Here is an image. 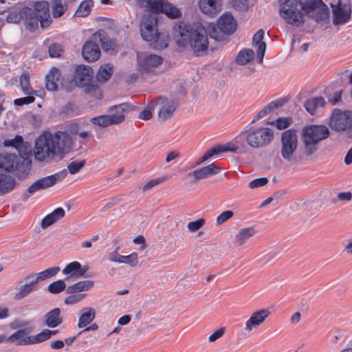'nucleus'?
<instances>
[{"mask_svg": "<svg viewBox=\"0 0 352 352\" xmlns=\"http://www.w3.org/2000/svg\"><path fill=\"white\" fill-rule=\"evenodd\" d=\"M62 272L63 274H71L72 276L78 278L82 276L85 274L86 270L82 269V266L80 263L74 261L67 264Z\"/></svg>", "mask_w": 352, "mask_h": 352, "instance_id": "nucleus-32", "label": "nucleus"}, {"mask_svg": "<svg viewBox=\"0 0 352 352\" xmlns=\"http://www.w3.org/2000/svg\"><path fill=\"white\" fill-rule=\"evenodd\" d=\"M78 322V327L82 328L90 324L96 317V311L92 307H85Z\"/></svg>", "mask_w": 352, "mask_h": 352, "instance_id": "nucleus-30", "label": "nucleus"}, {"mask_svg": "<svg viewBox=\"0 0 352 352\" xmlns=\"http://www.w3.org/2000/svg\"><path fill=\"white\" fill-rule=\"evenodd\" d=\"M27 281L28 282L19 286L23 283V280H20L18 285H15V289L19 290V292L14 295V300H20L25 298L35 289L36 284L38 283L35 277Z\"/></svg>", "mask_w": 352, "mask_h": 352, "instance_id": "nucleus-19", "label": "nucleus"}, {"mask_svg": "<svg viewBox=\"0 0 352 352\" xmlns=\"http://www.w3.org/2000/svg\"><path fill=\"white\" fill-rule=\"evenodd\" d=\"M329 135V129L322 125H310L304 127L301 131L302 155L307 159H313L316 153L321 141Z\"/></svg>", "mask_w": 352, "mask_h": 352, "instance_id": "nucleus-6", "label": "nucleus"}, {"mask_svg": "<svg viewBox=\"0 0 352 352\" xmlns=\"http://www.w3.org/2000/svg\"><path fill=\"white\" fill-rule=\"evenodd\" d=\"M238 138L252 148H262L270 145L274 138L273 129L269 127L250 126L243 131Z\"/></svg>", "mask_w": 352, "mask_h": 352, "instance_id": "nucleus-7", "label": "nucleus"}, {"mask_svg": "<svg viewBox=\"0 0 352 352\" xmlns=\"http://www.w3.org/2000/svg\"><path fill=\"white\" fill-rule=\"evenodd\" d=\"M139 4L151 13L146 14L140 25L142 38L150 42V46L157 50L168 47L170 36L166 32H158L157 17L159 12L168 17L176 19L181 15L179 10L166 0H138Z\"/></svg>", "mask_w": 352, "mask_h": 352, "instance_id": "nucleus-1", "label": "nucleus"}, {"mask_svg": "<svg viewBox=\"0 0 352 352\" xmlns=\"http://www.w3.org/2000/svg\"><path fill=\"white\" fill-rule=\"evenodd\" d=\"M60 313L61 311L59 308H54L47 312L43 318L44 324L50 328L58 327L63 322V318L60 316Z\"/></svg>", "mask_w": 352, "mask_h": 352, "instance_id": "nucleus-25", "label": "nucleus"}, {"mask_svg": "<svg viewBox=\"0 0 352 352\" xmlns=\"http://www.w3.org/2000/svg\"><path fill=\"white\" fill-rule=\"evenodd\" d=\"M282 104L277 102H272L270 104H268L265 107H264L263 109H261L256 116V119H261L265 116H266L267 114L270 113L272 111L276 108H278Z\"/></svg>", "mask_w": 352, "mask_h": 352, "instance_id": "nucleus-45", "label": "nucleus"}, {"mask_svg": "<svg viewBox=\"0 0 352 352\" xmlns=\"http://www.w3.org/2000/svg\"><path fill=\"white\" fill-rule=\"evenodd\" d=\"M152 117V113L149 107L144 109L140 113L139 118L144 120H148Z\"/></svg>", "mask_w": 352, "mask_h": 352, "instance_id": "nucleus-64", "label": "nucleus"}, {"mask_svg": "<svg viewBox=\"0 0 352 352\" xmlns=\"http://www.w3.org/2000/svg\"><path fill=\"white\" fill-rule=\"evenodd\" d=\"M66 10L67 6H64L61 0L52 1V14L54 17L58 18L61 16Z\"/></svg>", "mask_w": 352, "mask_h": 352, "instance_id": "nucleus-41", "label": "nucleus"}, {"mask_svg": "<svg viewBox=\"0 0 352 352\" xmlns=\"http://www.w3.org/2000/svg\"><path fill=\"white\" fill-rule=\"evenodd\" d=\"M217 154H219L223 152L231 151L236 153H241L242 152V148L237 146L236 144L228 142L224 145H219L214 147Z\"/></svg>", "mask_w": 352, "mask_h": 352, "instance_id": "nucleus-40", "label": "nucleus"}, {"mask_svg": "<svg viewBox=\"0 0 352 352\" xmlns=\"http://www.w3.org/2000/svg\"><path fill=\"white\" fill-rule=\"evenodd\" d=\"M113 74V67L109 64L102 65L97 74V80L99 82H106Z\"/></svg>", "mask_w": 352, "mask_h": 352, "instance_id": "nucleus-37", "label": "nucleus"}, {"mask_svg": "<svg viewBox=\"0 0 352 352\" xmlns=\"http://www.w3.org/2000/svg\"><path fill=\"white\" fill-rule=\"evenodd\" d=\"M217 28L214 23L209 24L208 32L210 38L221 41L224 34H233L236 29V22L231 14L226 13L217 20Z\"/></svg>", "mask_w": 352, "mask_h": 352, "instance_id": "nucleus-9", "label": "nucleus"}, {"mask_svg": "<svg viewBox=\"0 0 352 352\" xmlns=\"http://www.w3.org/2000/svg\"><path fill=\"white\" fill-rule=\"evenodd\" d=\"M234 216V212L231 210H226L220 214L216 219L217 225H221Z\"/></svg>", "mask_w": 352, "mask_h": 352, "instance_id": "nucleus-52", "label": "nucleus"}, {"mask_svg": "<svg viewBox=\"0 0 352 352\" xmlns=\"http://www.w3.org/2000/svg\"><path fill=\"white\" fill-rule=\"evenodd\" d=\"M21 20L31 30L36 28L38 23L43 28L48 27L52 21L48 3L45 1H38L33 8H23L19 13L10 12L6 18L8 23H18Z\"/></svg>", "mask_w": 352, "mask_h": 352, "instance_id": "nucleus-5", "label": "nucleus"}, {"mask_svg": "<svg viewBox=\"0 0 352 352\" xmlns=\"http://www.w3.org/2000/svg\"><path fill=\"white\" fill-rule=\"evenodd\" d=\"M22 144H23V138L21 135H16L12 139L6 140L3 142L4 146H6V147L12 146V147L16 148V150Z\"/></svg>", "mask_w": 352, "mask_h": 352, "instance_id": "nucleus-49", "label": "nucleus"}, {"mask_svg": "<svg viewBox=\"0 0 352 352\" xmlns=\"http://www.w3.org/2000/svg\"><path fill=\"white\" fill-rule=\"evenodd\" d=\"M35 95H28L26 97L20 98L14 100V104L16 106H22L24 104H31L35 100Z\"/></svg>", "mask_w": 352, "mask_h": 352, "instance_id": "nucleus-51", "label": "nucleus"}, {"mask_svg": "<svg viewBox=\"0 0 352 352\" xmlns=\"http://www.w3.org/2000/svg\"><path fill=\"white\" fill-rule=\"evenodd\" d=\"M254 52L252 50H244L241 51L236 57V62L241 65H245L253 60Z\"/></svg>", "mask_w": 352, "mask_h": 352, "instance_id": "nucleus-38", "label": "nucleus"}, {"mask_svg": "<svg viewBox=\"0 0 352 352\" xmlns=\"http://www.w3.org/2000/svg\"><path fill=\"white\" fill-rule=\"evenodd\" d=\"M174 39L179 47L189 46L196 55L205 52L208 47V32L199 23L192 25L180 23L175 27Z\"/></svg>", "mask_w": 352, "mask_h": 352, "instance_id": "nucleus-4", "label": "nucleus"}, {"mask_svg": "<svg viewBox=\"0 0 352 352\" xmlns=\"http://www.w3.org/2000/svg\"><path fill=\"white\" fill-rule=\"evenodd\" d=\"M199 6L201 11L208 15H214L221 10L220 0H199Z\"/></svg>", "mask_w": 352, "mask_h": 352, "instance_id": "nucleus-23", "label": "nucleus"}, {"mask_svg": "<svg viewBox=\"0 0 352 352\" xmlns=\"http://www.w3.org/2000/svg\"><path fill=\"white\" fill-rule=\"evenodd\" d=\"M332 8V22L335 26L346 23L351 18V8L349 4L338 1L337 4L331 3Z\"/></svg>", "mask_w": 352, "mask_h": 352, "instance_id": "nucleus-13", "label": "nucleus"}, {"mask_svg": "<svg viewBox=\"0 0 352 352\" xmlns=\"http://www.w3.org/2000/svg\"><path fill=\"white\" fill-rule=\"evenodd\" d=\"M298 147L297 133L294 129H287L282 133L280 138V155L287 162L294 164L298 162L296 151Z\"/></svg>", "mask_w": 352, "mask_h": 352, "instance_id": "nucleus-8", "label": "nucleus"}, {"mask_svg": "<svg viewBox=\"0 0 352 352\" xmlns=\"http://www.w3.org/2000/svg\"><path fill=\"white\" fill-rule=\"evenodd\" d=\"M52 337V332L50 329H44L36 336H32V345L43 342Z\"/></svg>", "mask_w": 352, "mask_h": 352, "instance_id": "nucleus-43", "label": "nucleus"}, {"mask_svg": "<svg viewBox=\"0 0 352 352\" xmlns=\"http://www.w3.org/2000/svg\"><path fill=\"white\" fill-rule=\"evenodd\" d=\"M65 215V210L62 208H58L42 219L41 222V227L43 229H46L49 226L56 223L60 219L63 218Z\"/></svg>", "mask_w": 352, "mask_h": 352, "instance_id": "nucleus-26", "label": "nucleus"}, {"mask_svg": "<svg viewBox=\"0 0 352 352\" xmlns=\"http://www.w3.org/2000/svg\"><path fill=\"white\" fill-rule=\"evenodd\" d=\"M91 122L94 124L106 127L111 124H118L124 121V117L119 116L102 115L94 118H91Z\"/></svg>", "mask_w": 352, "mask_h": 352, "instance_id": "nucleus-20", "label": "nucleus"}, {"mask_svg": "<svg viewBox=\"0 0 352 352\" xmlns=\"http://www.w3.org/2000/svg\"><path fill=\"white\" fill-rule=\"evenodd\" d=\"M72 145V140L67 132L45 131L35 140L34 157L39 162L50 163L57 156L62 159Z\"/></svg>", "mask_w": 352, "mask_h": 352, "instance_id": "nucleus-3", "label": "nucleus"}, {"mask_svg": "<svg viewBox=\"0 0 352 352\" xmlns=\"http://www.w3.org/2000/svg\"><path fill=\"white\" fill-rule=\"evenodd\" d=\"M15 179L6 174H0V194L5 195L11 191L15 186Z\"/></svg>", "mask_w": 352, "mask_h": 352, "instance_id": "nucleus-29", "label": "nucleus"}, {"mask_svg": "<svg viewBox=\"0 0 352 352\" xmlns=\"http://www.w3.org/2000/svg\"><path fill=\"white\" fill-rule=\"evenodd\" d=\"M264 31L261 29L254 34L253 37V44L258 46L256 53L259 58V63L263 62V58L266 50L265 43L262 41V39L264 36Z\"/></svg>", "mask_w": 352, "mask_h": 352, "instance_id": "nucleus-28", "label": "nucleus"}, {"mask_svg": "<svg viewBox=\"0 0 352 352\" xmlns=\"http://www.w3.org/2000/svg\"><path fill=\"white\" fill-rule=\"evenodd\" d=\"M270 314V310L267 309H261L253 311L245 322V331L250 333L260 327L265 322Z\"/></svg>", "mask_w": 352, "mask_h": 352, "instance_id": "nucleus-14", "label": "nucleus"}, {"mask_svg": "<svg viewBox=\"0 0 352 352\" xmlns=\"http://www.w3.org/2000/svg\"><path fill=\"white\" fill-rule=\"evenodd\" d=\"M94 285V283L93 280H81L74 285L68 286L66 289V293L68 294H72L78 292L88 291L91 289Z\"/></svg>", "mask_w": 352, "mask_h": 352, "instance_id": "nucleus-27", "label": "nucleus"}, {"mask_svg": "<svg viewBox=\"0 0 352 352\" xmlns=\"http://www.w3.org/2000/svg\"><path fill=\"white\" fill-rule=\"evenodd\" d=\"M33 331L32 327L19 329L11 334L6 341L14 343L17 346L32 345V336L29 334Z\"/></svg>", "mask_w": 352, "mask_h": 352, "instance_id": "nucleus-17", "label": "nucleus"}, {"mask_svg": "<svg viewBox=\"0 0 352 352\" xmlns=\"http://www.w3.org/2000/svg\"><path fill=\"white\" fill-rule=\"evenodd\" d=\"M67 175L66 169L59 171L54 175L46 176L37 179L29 186L28 191L33 194L36 191L45 190L53 186L57 182L62 181Z\"/></svg>", "mask_w": 352, "mask_h": 352, "instance_id": "nucleus-12", "label": "nucleus"}, {"mask_svg": "<svg viewBox=\"0 0 352 352\" xmlns=\"http://www.w3.org/2000/svg\"><path fill=\"white\" fill-rule=\"evenodd\" d=\"M342 91H338L333 93L332 96H328V100L333 105L341 100Z\"/></svg>", "mask_w": 352, "mask_h": 352, "instance_id": "nucleus-63", "label": "nucleus"}, {"mask_svg": "<svg viewBox=\"0 0 352 352\" xmlns=\"http://www.w3.org/2000/svg\"><path fill=\"white\" fill-rule=\"evenodd\" d=\"M163 59L156 54L138 56V67L140 74L149 73L162 63Z\"/></svg>", "mask_w": 352, "mask_h": 352, "instance_id": "nucleus-15", "label": "nucleus"}, {"mask_svg": "<svg viewBox=\"0 0 352 352\" xmlns=\"http://www.w3.org/2000/svg\"><path fill=\"white\" fill-rule=\"evenodd\" d=\"M20 87L25 95H37L31 87L28 72H23L20 77Z\"/></svg>", "mask_w": 352, "mask_h": 352, "instance_id": "nucleus-34", "label": "nucleus"}, {"mask_svg": "<svg viewBox=\"0 0 352 352\" xmlns=\"http://www.w3.org/2000/svg\"><path fill=\"white\" fill-rule=\"evenodd\" d=\"M30 323V321H25V320H14L12 321L10 327L12 329H23V327H28L27 326L29 325Z\"/></svg>", "mask_w": 352, "mask_h": 352, "instance_id": "nucleus-56", "label": "nucleus"}, {"mask_svg": "<svg viewBox=\"0 0 352 352\" xmlns=\"http://www.w3.org/2000/svg\"><path fill=\"white\" fill-rule=\"evenodd\" d=\"M19 155L23 159H26L32 153V149L30 145H29L27 142H24L23 141V144L19 146L16 149Z\"/></svg>", "mask_w": 352, "mask_h": 352, "instance_id": "nucleus-50", "label": "nucleus"}, {"mask_svg": "<svg viewBox=\"0 0 352 352\" xmlns=\"http://www.w3.org/2000/svg\"><path fill=\"white\" fill-rule=\"evenodd\" d=\"M205 223V220L202 218L199 219L197 221L189 222L187 225L188 229L192 232L197 231L200 228H201Z\"/></svg>", "mask_w": 352, "mask_h": 352, "instance_id": "nucleus-53", "label": "nucleus"}, {"mask_svg": "<svg viewBox=\"0 0 352 352\" xmlns=\"http://www.w3.org/2000/svg\"><path fill=\"white\" fill-rule=\"evenodd\" d=\"M66 285L63 280H58L54 281L49 285L47 287V290L51 294H59L61 292L65 290L66 291Z\"/></svg>", "mask_w": 352, "mask_h": 352, "instance_id": "nucleus-42", "label": "nucleus"}, {"mask_svg": "<svg viewBox=\"0 0 352 352\" xmlns=\"http://www.w3.org/2000/svg\"><path fill=\"white\" fill-rule=\"evenodd\" d=\"M215 155H217V151L214 148H212L210 149H209L200 159L196 163L197 165H199L201 164V163L204 162L205 161H206L207 160H208L210 157Z\"/></svg>", "mask_w": 352, "mask_h": 352, "instance_id": "nucleus-61", "label": "nucleus"}, {"mask_svg": "<svg viewBox=\"0 0 352 352\" xmlns=\"http://www.w3.org/2000/svg\"><path fill=\"white\" fill-rule=\"evenodd\" d=\"M164 181V179H153L148 182H147L142 188V190L146 191L148 190H150L153 187L162 183Z\"/></svg>", "mask_w": 352, "mask_h": 352, "instance_id": "nucleus-62", "label": "nucleus"}, {"mask_svg": "<svg viewBox=\"0 0 352 352\" xmlns=\"http://www.w3.org/2000/svg\"><path fill=\"white\" fill-rule=\"evenodd\" d=\"M128 104L126 103L114 105L109 108L108 112L110 113V116L121 115L124 118L125 117L123 113L128 109Z\"/></svg>", "mask_w": 352, "mask_h": 352, "instance_id": "nucleus-46", "label": "nucleus"}, {"mask_svg": "<svg viewBox=\"0 0 352 352\" xmlns=\"http://www.w3.org/2000/svg\"><path fill=\"white\" fill-rule=\"evenodd\" d=\"M292 124V119L289 118H280L275 121V124L278 129H285Z\"/></svg>", "mask_w": 352, "mask_h": 352, "instance_id": "nucleus-54", "label": "nucleus"}, {"mask_svg": "<svg viewBox=\"0 0 352 352\" xmlns=\"http://www.w3.org/2000/svg\"><path fill=\"white\" fill-rule=\"evenodd\" d=\"M94 6L92 0L83 1L78 6L74 15L77 17L87 16L91 12V9Z\"/></svg>", "mask_w": 352, "mask_h": 352, "instance_id": "nucleus-39", "label": "nucleus"}, {"mask_svg": "<svg viewBox=\"0 0 352 352\" xmlns=\"http://www.w3.org/2000/svg\"><path fill=\"white\" fill-rule=\"evenodd\" d=\"M60 271L59 267H53L51 268H48L43 272L37 274H32L24 278V280H30L32 278H34L37 280L38 282L44 280L47 278H51L55 276Z\"/></svg>", "mask_w": 352, "mask_h": 352, "instance_id": "nucleus-33", "label": "nucleus"}, {"mask_svg": "<svg viewBox=\"0 0 352 352\" xmlns=\"http://www.w3.org/2000/svg\"><path fill=\"white\" fill-rule=\"evenodd\" d=\"M82 54L86 60L92 62L98 59L100 56V50L97 44L89 41L84 44Z\"/></svg>", "mask_w": 352, "mask_h": 352, "instance_id": "nucleus-21", "label": "nucleus"}, {"mask_svg": "<svg viewBox=\"0 0 352 352\" xmlns=\"http://www.w3.org/2000/svg\"><path fill=\"white\" fill-rule=\"evenodd\" d=\"M268 179L266 177L257 178L250 182L249 186L251 188H255L260 186H263L267 184Z\"/></svg>", "mask_w": 352, "mask_h": 352, "instance_id": "nucleus-58", "label": "nucleus"}, {"mask_svg": "<svg viewBox=\"0 0 352 352\" xmlns=\"http://www.w3.org/2000/svg\"><path fill=\"white\" fill-rule=\"evenodd\" d=\"M220 170L221 168L219 166L211 164L189 173L188 176H192L194 178L193 182L197 183L200 179H207L219 173Z\"/></svg>", "mask_w": 352, "mask_h": 352, "instance_id": "nucleus-18", "label": "nucleus"}, {"mask_svg": "<svg viewBox=\"0 0 352 352\" xmlns=\"http://www.w3.org/2000/svg\"><path fill=\"white\" fill-rule=\"evenodd\" d=\"M226 329L224 327L219 328L212 333L209 337L208 340L210 342H214L218 339L221 338L225 333Z\"/></svg>", "mask_w": 352, "mask_h": 352, "instance_id": "nucleus-59", "label": "nucleus"}, {"mask_svg": "<svg viewBox=\"0 0 352 352\" xmlns=\"http://www.w3.org/2000/svg\"><path fill=\"white\" fill-rule=\"evenodd\" d=\"M48 52L51 57H60L63 53V47L58 43H53L48 47Z\"/></svg>", "mask_w": 352, "mask_h": 352, "instance_id": "nucleus-48", "label": "nucleus"}, {"mask_svg": "<svg viewBox=\"0 0 352 352\" xmlns=\"http://www.w3.org/2000/svg\"><path fill=\"white\" fill-rule=\"evenodd\" d=\"M121 263L127 264L132 267H137L139 264L138 253L133 252L128 256H123Z\"/></svg>", "mask_w": 352, "mask_h": 352, "instance_id": "nucleus-47", "label": "nucleus"}, {"mask_svg": "<svg viewBox=\"0 0 352 352\" xmlns=\"http://www.w3.org/2000/svg\"><path fill=\"white\" fill-rule=\"evenodd\" d=\"M157 104L160 106L158 112L160 120H166L171 118L178 107L176 100H169L166 97H160L157 100Z\"/></svg>", "mask_w": 352, "mask_h": 352, "instance_id": "nucleus-16", "label": "nucleus"}, {"mask_svg": "<svg viewBox=\"0 0 352 352\" xmlns=\"http://www.w3.org/2000/svg\"><path fill=\"white\" fill-rule=\"evenodd\" d=\"M75 83L83 88L85 93L100 95L99 86L93 79V70L90 66L79 65L76 68Z\"/></svg>", "mask_w": 352, "mask_h": 352, "instance_id": "nucleus-10", "label": "nucleus"}, {"mask_svg": "<svg viewBox=\"0 0 352 352\" xmlns=\"http://www.w3.org/2000/svg\"><path fill=\"white\" fill-rule=\"evenodd\" d=\"M17 160L14 154H0V170L13 171L18 164Z\"/></svg>", "mask_w": 352, "mask_h": 352, "instance_id": "nucleus-24", "label": "nucleus"}, {"mask_svg": "<svg viewBox=\"0 0 352 352\" xmlns=\"http://www.w3.org/2000/svg\"><path fill=\"white\" fill-rule=\"evenodd\" d=\"M119 247L116 248V249L109 253V260L111 262L121 263L122 261L123 256L118 254Z\"/></svg>", "mask_w": 352, "mask_h": 352, "instance_id": "nucleus-60", "label": "nucleus"}, {"mask_svg": "<svg viewBox=\"0 0 352 352\" xmlns=\"http://www.w3.org/2000/svg\"><path fill=\"white\" fill-rule=\"evenodd\" d=\"M85 294L70 295L65 299V303L67 305L77 303L78 302L80 301L85 297Z\"/></svg>", "mask_w": 352, "mask_h": 352, "instance_id": "nucleus-57", "label": "nucleus"}, {"mask_svg": "<svg viewBox=\"0 0 352 352\" xmlns=\"http://www.w3.org/2000/svg\"><path fill=\"white\" fill-rule=\"evenodd\" d=\"M231 4L238 10H246L248 8V0H231Z\"/></svg>", "mask_w": 352, "mask_h": 352, "instance_id": "nucleus-55", "label": "nucleus"}, {"mask_svg": "<svg viewBox=\"0 0 352 352\" xmlns=\"http://www.w3.org/2000/svg\"><path fill=\"white\" fill-rule=\"evenodd\" d=\"M325 101L322 97H316L307 100L304 106L309 113L314 114L318 107H323Z\"/></svg>", "mask_w": 352, "mask_h": 352, "instance_id": "nucleus-35", "label": "nucleus"}, {"mask_svg": "<svg viewBox=\"0 0 352 352\" xmlns=\"http://www.w3.org/2000/svg\"><path fill=\"white\" fill-rule=\"evenodd\" d=\"M255 234L256 230L254 227L241 228L235 235L233 243L236 246L241 247L246 243Z\"/></svg>", "mask_w": 352, "mask_h": 352, "instance_id": "nucleus-22", "label": "nucleus"}, {"mask_svg": "<svg viewBox=\"0 0 352 352\" xmlns=\"http://www.w3.org/2000/svg\"><path fill=\"white\" fill-rule=\"evenodd\" d=\"M279 14L285 21L296 27L305 23L307 15L316 22L329 19V10L322 0H279Z\"/></svg>", "mask_w": 352, "mask_h": 352, "instance_id": "nucleus-2", "label": "nucleus"}, {"mask_svg": "<svg viewBox=\"0 0 352 352\" xmlns=\"http://www.w3.org/2000/svg\"><path fill=\"white\" fill-rule=\"evenodd\" d=\"M60 73L57 68H52L46 76V88L49 91H55L58 88V82L60 80Z\"/></svg>", "mask_w": 352, "mask_h": 352, "instance_id": "nucleus-31", "label": "nucleus"}, {"mask_svg": "<svg viewBox=\"0 0 352 352\" xmlns=\"http://www.w3.org/2000/svg\"><path fill=\"white\" fill-rule=\"evenodd\" d=\"M94 36L96 40H98L101 43L103 50L109 51L113 48V43L104 30H99L94 34Z\"/></svg>", "mask_w": 352, "mask_h": 352, "instance_id": "nucleus-36", "label": "nucleus"}, {"mask_svg": "<svg viewBox=\"0 0 352 352\" xmlns=\"http://www.w3.org/2000/svg\"><path fill=\"white\" fill-rule=\"evenodd\" d=\"M86 163L85 160L72 161L67 165V172L72 175L78 173Z\"/></svg>", "mask_w": 352, "mask_h": 352, "instance_id": "nucleus-44", "label": "nucleus"}, {"mask_svg": "<svg viewBox=\"0 0 352 352\" xmlns=\"http://www.w3.org/2000/svg\"><path fill=\"white\" fill-rule=\"evenodd\" d=\"M331 128L337 131H345L352 126V112L334 109L329 121Z\"/></svg>", "mask_w": 352, "mask_h": 352, "instance_id": "nucleus-11", "label": "nucleus"}]
</instances>
